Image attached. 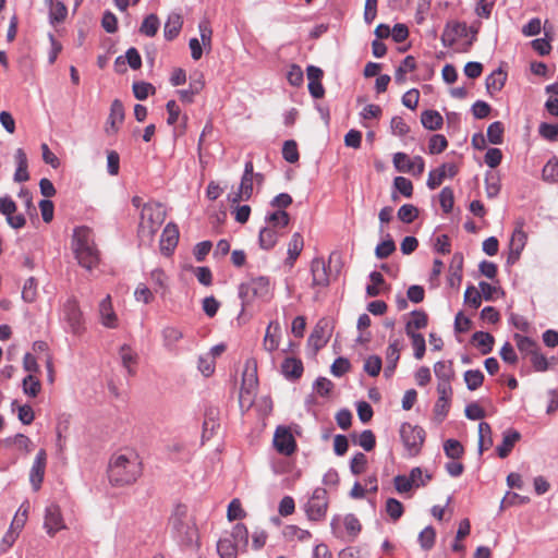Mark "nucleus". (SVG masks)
I'll return each instance as SVG.
<instances>
[{
	"label": "nucleus",
	"instance_id": "nucleus-2",
	"mask_svg": "<svg viewBox=\"0 0 558 558\" xmlns=\"http://www.w3.org/2000/svg\"><path fill=\"white\" fill-rule=\"evenodd\" d=\"M71 247L77 263L83 268L92 270L99 264V251L89 228L81 226L74 229Z\"/></svg>",
	"mask_w": 558,
	"mask_h": 558
},
{
	"label": "nucleus",
	"instance_id": "nucleus-59",
	"mask_svg": "<svg viewBox=\"0 0 558 558\" xmlns=\"http://www.w3.org/2000/svg\"><path fill=\"white\" fill-rule=\"evenodd\" d=\"M150 279L155 286V291L156 292H161V294H165L166 290H167V276L165 274L163 270L157 268V269H154L151 272H150Z\"/></svg>",
	"mask_w": 558,
	"mask_h": 558
},
{
	"label": "nucleus",
	"instance_id": "nucleus-31",
	"mask_svg": "<svg viewBox=\"0 0 558 558\" xmlns=\"http://www.w3.org/2000/svg\"><path fill=\"white\" fill-rule=\"evenodd\" d=\"M266 226L275 229H283L290 222V216L286 210H275L265 216Z\"/></svg>",
	"mask_w": 558,
	"mask_h": 558
},
{
	"label": "nucleus",
	"instance_id": "nucleus-11",
	"mask_svg": "<svg viewBox=\"0 0 558 558\" xmlns=\"http://www.w3.org/2000/svg\"><path fill=\"white\" fill-rule=\"evenodd\" d=\"M523 227H524V220L519 219L515 222V229H514V231L511 235L510 242H509L508 263H515L519 259V257L526 244L527 234L524 232Z\"/></svg>",
	"mask_w": 558,
	"mask_h": 558
},
{
	"label": "nucleus",
	"instance_id": "nucleus-53",
	"mask_svg": "<svg viewBox=\"0 0 558 558\" xmlns=\"http://www.w3.org/2000/svg\"><path fill=\"white\" fill-rule=\"evenodd\" d=\"M199 36L204 48L211 49L213 29L208 20H202L198 24Z\"/></svg>",
	"mask_w": 558,
	"mask_h": 558
},
{
	"label": "nucleus",
	"instance_id": "nucleus-15",
	"mask_svg": "<svg viewBox=\"0 0 558 558\" xmlns=\"http://www.w3.org/2000/svg\"><path fill=\"white\" fill-rule=\"evenodd\" d=\"M466 29L465 23H448L440 37L442 46L446 48L452 47L459 38L466 36Z\"/></svg>",
	"mask_w": 558,
	"mask_h": 558
},
{
	"label": "nucleus",
	"instance_id": "nucleus-61",
	"mask_svg": "<svg viewBox=\"0 0 558 558\" xmlns=\"http://www.w3.org/2000/svg\"><path fill=\"white\" fill-rule=\"evenodd\" d=\"M403 510V505L399 500L389 498L386 501V511L393 521H397L402 517Z\"/></svg>",
	"mask_w": 558,
	"mask_h": 558
},
{
	"label": "nucleus",
	"instance_id": "nucleus-25",
	"mask_svg": "<svg viewBox=\"0 0 558 558\" xmlns=\"http://www.w3.org/2000/svg\"><path fill=\"white\" fill-rule=\"evenodd\" d=\"M507 80V73L500 68L495 70L486 77V89L488 94L494 95L502 89Z\"/></svg>",
	"mask_w": 558,
	"mask_h": 558
},
{
	"label": "nucleus",
	"instance_id": "nucleus-56",
	"mask_svg": "<svg viewBox=\"0 0 558 558\" xmlns=\"http://www.w3.org/2000/svg\"><path fill=\"white\" fill-rule=\"evenodd\" d=\"M397 215L402 222L411 223L416 219L418 210L411 204H404L399 208Z\"/></svg>",
	"mask_w": 558,
	"mask_h": 558
},
{
	"label": "nucleus",
	"instance_id": "nucleus-28",
	"mask_svg": "<svg viewBox=\"0 0 558 558\" xmlns=\"http://www.w3.org/2000/svg\"><path fill=\"white\" fill-rule=\"evenodd\" d=\"M49 4V21L52 25L61 23L68 15V9L62 1L46 0Z\"/></svg>",
	"mask_w": 558,
	"mask_h": 558
},
{
	"label": "nucleus",
	"instance_id": "nucleus-19",
	"mask_svg": "<svg viewBox=\"0 0 558 558\" xmlns=\"http://www.w3.org/2000/svg\"><path fill=\"white\" fill-rule=\"evenodd\" d=\"M281 339V327L280 324L277 320H271L265 332V337L263 340V348L269 352L272 353L276 351L280 344Z\"/></svg>",
	"mask_w": 558,
	"mask_h": 558
},
{
	"label": "nucleus",
	"instance_id": "nucleus-43",
	"mask_svg": "<svg viewBox=\"0 0 558 558\" xmlns=\"http://www.w3.org/2000/svg\"><path fill=\"white\" fill-rule=\"evenodd\" d=\"M163 344L167 348H173L183 338V332L172 326L162 329Z\"/></svg>",
	"mask_w": 558,
	"mask_h": 558
},
{
	"label": "nucleus",
	"instance_id": "nucleus-51",
	"mask_svg": "<svg viewBox=\"0 0 558 558\" xmlns=\"http://www.w3.org/2000/svg\"><path fill=\"white\" fill-rule=\"evenodd\" d=\"M402 349V343L399 339H393L386 351V364H398L400 359V351Z\"/></svg>",
	"mask_w": 558,
	"mask_h": 558
},
{
	"label": "nucleus",
	"instance_id": "nucleus-35",
	"mask_svg": "<svg viewBox=\"0 0 558 558\" xmlns=\"http://www.w3.org/2000/svg\"><path fill=\"white\" fill-rule=\"evenodd\" d=\"M350 437L366 451H371L375 448L376 438L374 433L369 429L363 430L361 434L353 433Z\"/></svg>",
	"mask_w": 558,
	"mask_h": 558
},
{
	"label": "nucleus",
	"instance_id": "nucleus-48",
	"mask_svg": "<svg viewBox=\"0 0 558 558\" xmlns=\"http://www.w3.org/2000/svg\"><path fill=\"white\" fill-rule=\"evenodd\" d=\"M514 339L521 353L532 355L538 349L537 343L529 337L517 333Z\"/></svg>",
	"mask_w": 558,
	"mask_h": 558
},
{
	"label": "nucleus",
	"instance_id": "nucleus-3",
	"mask_svg": "<svg viewBox=\"0 0 558 558\" xmlns=\"http://www.w3.org/2000/svg\"><path fill=\"white\" fill-rule=\"evenodd\" d=\"M165 219L166 211L160 203L151 202L144 204L137 230L140 243L150 245Z\"/></svg>",
	"mask_w": 558,
	"mask_h": 558
},
{
	"label": "nucleus",
	"instance_id": "nucleus-13",
	"mask_svg": "<svg viewBox=\"0 0 558 558\" xmlns=\"http://www.w3.org/2000/svg\"><path fill=\"white\" fill-rule=\"evenodd\" d=\"M457 173L458 167L454 163H442L439 168L429 171L426 184L429 190H435L445 178H453Z\"/></svg>",
	"mask_w": 558,
	"mask_h": 558
},
{
	"label": "nucleus",
	"instance_id": "nucleus-41",
	"mask_svg": "<svg viewBox=\"0 0 558 558\" xmlns=\"http://www.w3.org/2000/svg\"><path fill=\"white\" fill-rule=\"evenodd\" d=\"M485 191L489 198L496 197L500 192V178L495 172H487L485 175Z\"/></svg>",
	"mask_w": 558,
	"mask_h": 558
},
{
	"label": "nucleus",
	"instance_id": "nucleus-8",
	"mask_svg": "<svg viewBox=\"0 0 558 558\" xmlns=\"http://www.w3.org/2000/svg\"><path fill=\"white\" fill-rule=\"evenodd\" d=\"M328 509L327 490L323 487L314 489L311 498L305 505V512L310 520L319 521L325 518Z\"/></svg>",
	"mask_w": 558,
	"mask_h": 558
},
{
	"label": "nucleus",
	"instance_id": "nucleus-50",
	"mask_svg": "<svg viewBox=\"0 0 558 558\" xmlns=\"http://www.w3.org/2000/svg\"><path fill=\"white\" fill-rule=\"evenodd\" d=\"M367 464V457L362 452H357L351 459L350 470L354 475H361L366 471Z\"/></svg>",
	"mask_w": 558,
	"mask_h": 558
},
{
	"label": "nucleus",
	"instance_id": "nucleus-58",
	"mask_svg": "<svg viewBox=\"0 0 558 558\" xmlns=\"http://www.w3.org/2000/svg\"><path fill=\"white\" fill-rule=\"evenodd\" d=\"M245 515H246V512L242 508L241 501L238 498L232 499L231 502L229 504L228 510H227L228 520L234 521V520L243 519V518H245Z\"/></svg>",
	"mask_w": 558,
	"mask_h": 558
},
{
	"label": "nucleus",
	"instance_id": "nucleus-63",
	"mask_svg": "<svg viewBox=\"0 0 558 558\" xmlns=\"http://www.w3.org/2000/svg\"><path fill=\"white\" fill-rule=\"evenodd\" d=\"M543 179L549 182H558V160L550 159L543 168Z\"/></svg>",
	"mask_w": 558,
	"mask_h": 558
},
{
	"label": "nucleus",
	"instance_id": "nucleus-17",
	"mask_svg": "<svg viewBox=\"0 0 558 558\" xmlns=\"http://www.w3.org/2000/svg\"><path fill=\"white\" fill-rule=\"evenodd\" d=\"M124 120V107L119 99L111 102L110 113L107 120L105 131L107 134H116Z\"/></svg>",
	"mask_w": 558,
	"mask_h": 558
},
{
	"label": "nucleus",
	"instance_id": "nucleus-5",
	"mask_svg": "<svg viewBox=\"0 0 558 558\" xmlns=\"http://www.w3.org/2000/svg\"><path fill=\"white\" fill-rule=\"evenodd\" d=\"M258 387L257 363L254 359L245 362L242 374V385L240 389L239 402L242 409L250 408L253 403V397Z\"/></svg>",
	"mask_w": 558,
	"mask_h": 558
},
{
	"label": "nucleus",
	"instance_id": "nucleus-64",
	"mask_svg": "<svg viewBox=\"0 0 558 558\" xmlns=\"http://www.w3.org/2000/svg\"><path fill=\"white\" fill-rule=\"evenodd\" d=\"M381 359L378 355H371L365 360L364 371L372 377L377 376L381 369Z\"/></svg>",
	"mask_w": 558,
	"mask_h": 558
},
{
	"label": "nucleus",
	"instance_id": "nucleus-39",
	"mask_svg": "<svg viewBox=\"0 0 558 558\" xmlns=\"http://www.w3.org/2000/svg\"><path fill=\"white\" fill-rule=\"evenodd\" d=\"M159 25L160 22L158 16L151 13L144 19L140 27V33L147 37H154L159 29Z\"/></svg>",
	"mask_w": 558,
	"mask_h": 558
},
{
	"label": "nucleus",
	"instance_id": "nucleus-7",
	"mask_svg": "<svg viewBox=\"0 0 558 558\" xmlns=\"http://www.w3.org/2000/svg\"><path fill=\"white\" fill-rule=\"evenodd\" d=\"M425 437V430L417 424L404 422L400 427V438L409 457L420 453Z\"/></svg>",
	"mask_w": 558,
	"mask_h": 558
},
{
	"label": "nucleus",
	"instance_id": "nucleus-4",
	"mask_svg": "<svg viewBox=\"0 0 558 558\" xmlns=\"http://www.w3.org/2000/svg\"><path fill=\"white\" fill-rule=\"evenodd\" d=\"M239 298L242 306L252 304L255 300L267 301L271 298V286L267 277L251 278L239 286Z\"/></svg>",
	"mask_w": 558,
	"mask_h": 558
},
{
	"label": "nucleus",
	"instance_id": "nucleus-44",
	"mask_svg": "<svg viewBox=\"0 0 558 558\" xmlns=\"http://www.w3.org/2000/svg\"><path fill=\"white\" fill-rule=\"evenodd\" d=\"M238 546L229 538L219 539L217 550L221 558H236Z\"/></svg>",
	"mask_w": 558,
	"mask_h": 558
},
{
	"label": "nucleus",
	"instance_id": "nucleus-38",
	"mask_svg": "<svg viewBox=\"0 0 558 558\" xmlns=\"http://www.w3.org/2000/svg\"><path fill=\"white\" fill-rule=\"evenodd\" d=\"M415 68H416V62H415L414 57L407 56L403 59V61L401 62V64L398 66V69L396 70V73H395V81H396V83H398V84L404 83L405 82V74L408 72L414 71Z\"/></svg>",
	"mask_w": 558,
	"mask_h": 558
},
{
	"label": "nucleus",
	"instance_id": "nucleus-34",
	"mask_svg": "<svg viewBox=\"0 0 558 558\" xmlns=\"http://www.w3.org/2000/svg\"><path fill=\"white\" fill-rule=\"evenodd\" d=\"M246 409L253 412L252 415L267 417L272 412V401L269 397H260L257 400L253 399L252 405Z\"/></svg>",
	"mask_w": 558,
	"mask_h": 558
},
{
	"label": "nucleus",
	"instance_id": "nucleus-20",
	"mask_svg": "<svg viewBox=\"0 0 558 558\" xmlns=\"http://www.w3.org/2000/svg\"><path fill=\"white\" fill-rule=\"evenodd\" d=\"M311 272L314 287H327L329 284V275L323 258L317 257L312 260Z\"/></svg>",
	"mask_w": 558,
	"mask_h": 558
},
{
	"label": "nucleus",
	"instance_id": "nucleus-32",
	"mask_svg": "<svg viewBox=\"0 0 558 558\" xmlns=\"http://www.w3.org/2000/svg\"><path fill=\"white\" fill-rule=\"evenodd\" d=\"M472 341L480 349L482 354H488L493 351L494 347V337L485 331H476L472 336Z\"/></svg>",
	"mask_w": 558,
	"mask_h": 558
},
{
	"label": "nucleus",
	"instance_id": "nucleus-47",
	"mask_svg": "<svg viewBox=\"0 0 558 558\" xmlns=\"http://www.w3.org/2000/svg\"><path fill=\"white\" fill-rule=\"evenodd\" d=\"M27 517H28V506L23 504L16 511V513L11 522L10 529L20 533L23 530V527L25 526Z\"/></svg>",
	"mask_w": 558,
	"mask_h": 558
},
{
	"label": "nucleus",
	"instance_id": "nucleus-46",
	"mask_svg": "<svg viewBox=\"0 0 558 558\" xmlns=\"http://www.w3.org/2000/svg\"><path fill=\"white\" fill-rule=\"evenodd\" d=\"M504 124L500 121H495L489 124L487 129L488 142L494 145L501 144L504 140Z\"/></svg>",
	"mask_w": 558,
	"mask_h": 558
},
{
	"label": "nucleus",
	"instance_id": "nucleus-12",
	"mask_svg": "<svg viewBox=\"0 0 558 558\" xmlns=\"http://www.w3.org/2000/svg\"><path fill=\"white\" fill-rule=\"evenodd\" d=\"M44 527L47 534L51 537L66 527L61 513V509L58 505H50L46 508Z\"/></svg>",
	"mask_w": 558,
	"mask_h": 558
},
{
	"label": "nucleus",
	"instance_id": "nucleus-62",
	"mask_svg": "<svg viewBox=\"0 0 558 558\" xmlns=\"http://www.w3.org/2000/svg\"><path fill=\"white\" fill-rule=\"evenodd\" d=\"M439 202L442 210L446 214L450 213L454 203L453 191L448 186L444 187L439 194Z\"/></svg>",
	"mask_w": 558,
	"mask_h": 558
},
{
	"label": "nucleus",
	"instance_id": "nucleus-37",
	"mask_svg": "<svg viewBox=\"0 0 558 558\" xmlns=\"http://www.w3.org/2000/svg\"><path fill=\"white\" fill-rule=\"evenodd\" d=\"M434 373L438 381H451L454 372L451 361H439L434 365Z\"/></svg>",
	"mask_w": 558,
	"mask_h": 558
},
{
	"label": "nucleus",
	"instance_id": "nucleus-55",
	"mask_svg": "<svg viewBox=\"0 0 558 558\" xmlns=\"http://www.w3.org/2000/svg\"><path fill=\"white\" fill-rule=\"evenodd\" d=\"M307 342L308 345L314 348L315 352L322 349L327 343V339H325L324 336V329L317 325L308 337Z\"/></svg>",
	"mask_w": 558,
	"mask_h": 558
},
{
	"label": "nucleus",
	"instance_id": "nucleus-36",
	"mask_svg": "<svg viewBox=\"0 0 558 558\" xmlns=\"http://www.w3.org/2000/svg\"><path fill=\"white\" fill-rule=\"evenodd\" d=\"M493 446L492 428L486 421H481L478 425V448L483 452Z\"/></svg>",
	"mask_w": 558,
	"mask_h": 558
},
{
	"label": "nucleus",
	"instance_id": "nucleus-54",
	"mask_svg": "<svg viewBox=\"0 0 558 558\" xmlns=\"http://www.w3.org/2000/svg\"><path fill=\"white\" fill-rule=\"evenodd\" d=\"M396 251L393 240L388 235V239L380 242L375 248V255L379 259L387 258Z\"/></svg>",
	"mask_w": 558,
	"mask_h": 558
},
{
	"label": "nucleus",
	"instance_id": "nucleus-21",
	"mask_svg": "<svg viewBox=\"0 0 558 558\" xmlns=\"http://www.w3.org/2000/svg\"><path fill=\"white\" fill-rule=\"evenodd\" d=\"M119 357L128 374L134 376L138 363V354L129 344H123L119 349Z\"/></svg>",
	"mask_w": 558,
	"mask_h": 558
},
{
	"label": "nucleus",
	"instance_id": "nucleus-1",
	"mask_svg": "<svg viewBox=\"0 0 558 558\" xmlns=\"http://www.w3.org/2000/svg\"><path fill=\"white\" fill-rule=\"evenodd\" d=\"M142 472V460L133 449L120 450L110 458L108 477L113 486L132 485L141 477Z\"/></svg>",
	"mask_w": 558,
	"mask_h": 558
},
{
	"label": "nucleus",
	"instance_id": "nucleus-14",
	"mask_svg": "<svg viewBox=\"0 0 558 558\" xmlns=\"http://www.w3.org/2000/svg\"><path fill=\"white\" fill-rule=\"evenodd\" d=\"M46 464V451L44 449H40L35 457L33 466L29 472V482L35 490H38L40 488L45 475Z\"/></svg>",
	"mask_w": 558,
	"mask_h": 558
},
{
	"label": "nucleus",
	"instance_id": "nucleus-9",
	"mask_svg": "<svg viewBox=\"0 0 558 558\" xmlns=\"http://www.w3.org/2000/svg\"><path fill=\"white\" fill-rule=\"evenodd\" d=\"M274 446L283 456H291L296 451V441L291 427L279 425L274 434Z\"/></svg>",
	"mask_w": 558,
	"mask_h": 558
},
{
	"label": "nucleus",
	"instance_id": "nucleus-40",
	"mask_svg": "<svg viewBox=\"0 0 558 558\" xmlns=\"http://www.w3.org/2000/svg\"><path fill=\"white\" fill-rule=\"evenodd\" d=\"M232 542L242 548H246L248 545V531L243 523H236L232 529Z\"/></svg>",
	"mask_w": 558,
	"mask_h": 558
},
{
	"label": "nucleus",
	"instance_id": "nucleus-10",
	"mask_svg": "<svg viewBox=\"0 0 558 558\" xmlns=\"http://www.w3.org/2000/svg\"><path fill=\"white\" fill-rule=\"evenodd\" d=\"M392 161L397 171L412 173L414 175L422 174L425 167L424 159L421 156H415L411 159L404 153H396Z\"/></svg>",
	"mask_w": 558,
	"mask_h": 558
},
{
	"label": "nucleus",
	"instance_id": "nucleus-42",
	"mask_svg": "<svg viewBox=\"0 0 558 558\" xmlns=\"http://www.w3.org/2000/svg\"><path fill=\"white\" fill-rule=\"evenodd\" d=\"M444 451L445 454L452 460H459L464 454V448L462 444L456 439H447L444 442Z\"/></svg>",
	"mask_w": 558,
	"mask_h": 558
},
{
	"label": "nucleus",
	"instance_id": "nucleus-24",
	"mask_svg": "<svg viewBox=\"0 0 558 558\" xmlns=\"http://www.w3.org/2000/svg\"><path fill=\"white\" fill-rule=\"evenodd\" d=\"M183 20L179 13H170L163 28V35L167 40H173L180 33Z\"/></svg>",
	"mask_w": 558,
	"mask_h": 558
},
{
	"label": "nucleus",
	"instance_id": "nucleus-23",
	"mask_svg": "<svg viewBox=\"0 0 558 558\" xmlns=\"http://www.w3.org/2000/svg\"><path fill=\"white\" fill-rule=\"evenodd\" d=\"M281 372L286 378L298 379L303 374V363L295 357H287L281 364Z\"/></svg>",
	"mask_w": 558,
	"mask_h": 558
},
{
	"label": "nucleus",
	"instance_id": "nucleus-18",
	"mask_svg": "<svg viewBox=\"0 0 558 558\" xmlns=\"http://www.w3.org/2000/svg\"><path fill=\"white\" fill-rule=\"evenodd\" d=\"M100 323L106 328L114 329L119 326V319L113 311L111 296L107 295L98 306Z\"/></svg>",
	"mask_w": 558,
	"mask_h": 558
},
{
	"label": "nucleus",
	"instance_id": "nucleus-22",
	"mask_svg": "<svg viewBox=\"0 0 558 558\" xmlns=\"http://www.w3.org/2000/svg\"><path fill=\"white\" fill-rule=\"evenodd\" d=\"M16 162V170L14 173V181L16 182H26L29 179L28 174V162L27 156L22 148H17L14 155Z\"/></svg>",
	"mask_w": 558,
	"mask_h": 558
},
{
	"label": "nucleus",
	"instance_id": "nucleus-33",
	"mask_svg": "<svg viewBox=\"0 0 558 558\" xmlns=\"http://www.w3.org/2000/svg\"><path fill=\"white\" fill-rule=\"evenodd\" d=\"M519 439L520 434L517 430L506 432L501 445L497 447L498 456L502 459L507 458Z\"/></svg>",
	"mask_w": 558,
	"mask_h": 558
},
{
	"label": "nucleus",
	"instance_id": "nucleus-29",
	"mask_svg": "<svg viewBox=\"0 0 558 558\" xmlns=\"http://www.w3.org/2000/svg\"><path fill=\"white\" fill-rule=\"evenodd\" d=\"M421 122L425 129L437 131L441 129L444 119L441 114L436 110H425L421 114Z\"/></svg>",
	"mask_w": 558,
	"mask_h": 558
},
{
	"label": "nucleus",
	"instance_id": "nucleus-52",
	"mask_svg": "<svg viewBox=\"0 0 558 558\" xmlns=\"http://www.w3.org/2000/svg\"><path fill=\"white\" fill-rule=\"evenodd\" d=\"M436 539V531L433 526H426L418 535V542L423 549L429 550Z\"/></svg>",
	"mask_w": 558,
	"mask_h": 558
},
{
	"label": "nucleus",
	"instance_id": "nucleus-16",
	"mask_svg": "<svg viewBox=\"0 0 558 558\" xmlns=\"http://www.w3.org/2000/svg\"><path fill=\"white\" fill-rule=\"evenodd\" d=\"M179 241V230L174 223H168L160 238V251L163 255L169 256L173 253Z\"/></svg>",
	"mask_w": 558,
	"mask_h": 558
},
{
	"label": "nucleus",
	"instance_id": "nucleus-45",
	"mask_svg": "<svg viewBox=\"0 0 558 558\" xmlns=\"http://www.w3.org/2000/svg\"><path fill=\"white\" fill-rule=\"evenodd\" d=\"M464 381L469 390H476L484 381V374L480 369H469L464 373Z\"/></svg>",
	"mask_w": 558,
	"mask_h": 558
},
{
	"label": "nucleus",
	"instance_id": "nucleus-49",
	"mask_svg": "<svg viewBox=\"0 0 558 558\" xmlns=\"http://www.w3.org/2000/svg\"><path fill=\"white\" fill-rule=\"evenodd\" d=\"M482 294L481 292L474 287V286H469L464 292V303L476 310L481 306L482 304Z\"/></svg>",
	"mask_w": 558,
	"mask_h": 558
},
{
	"label": "nucleus",
	"instance_id": "nucleus-30",
	"mask_svg": "<svg viewBox=\"0 0 558 558\" xmlns=\"http://www.w3.org/2000/svg\"><path fill=\"white\" fill-rule=\"evenodd\" d=\"M303 246H304V240H303V236L300 232H295L289 244H288V258H287V263L290 265V266H293L294 262L296 260V258L299 257V255L301 254L302 250H303Z\"/></svg>",
	"mask_w": 558,
	"mask_h": 558
},
{
	"label": "nucleus",
	"instance_id": "nucleus-60",
	"mask_svg": "<svg viewBox=\"0 0 558 558\" xmlns=\"http://www.w3.org/2000/svg\"><path fill=\"white\" fill-rule=\"evenodd\" d=\"M155 92V87L150 83L135 82L133 84V93L136 99L145 100L149 94Z\"/></svg>",
	"mask_w": 558,
	"mask_h": 558
},
{
	"label": "nucleus",
	"instance_id": "nucleus-6",
	"mask_svg": "<svg viewBox=\"0 0 558 558\" xmlns=\"http://www.w3.org/2000/svg\"><path fill=\"white\" fill-rule=\"evenodd\" d=\"M61 322L65 325L66 330L73 335H81L85 330L84 316L81 311L76 298H69L62 305L60 311Z\"/></svg>",
	"mask_w": 558,
	"mask_h": 558
},
{
	"label": "nucleus",
	"instance_id": "nucleus-57",
	"mask_svg": "<svg viewBox=\"0 0 558 558\" xmlns=\"http://www.w3.org/2000/svg\"><path fill=\"white\" fill-rule=\"evenodd\" d=\"M282 156L286 161L294 163L299 160L298 145L293 140L286 141L282 147Z\"/></svg>",
	"mask_w": 558,
	"mask_h": 558
},
{
	"label": "nucleus",
	"instance_id": "nucleus-26",
	"mask_svg": "<svg viewBox=\"0 0 558 558\" xmlns=\"http://www.w3.org/2000/svg\"><path fill=\"white\" fill-rule=\"evenodd\" d=\"M278 238H279V230L278 229L265 226L259 231V235H258L259 246L263 250H267L268 251V250L272 248L276 245V243L278 241Z\"/></svg>",
	"mask_w": 558,
	"mask_h": 558
},
{
	"label": "nucleus",
	"instance_id": "nucleus-27",
	"mask_svg": "<svg viewBox=\"0 0 558 558\" xmlns=\"http://www.w3.org/2000/svg\"><path fill=\"white\" fill-rule=\"evenodd\" d=\"M427 323L428 318L426 313L415 310L411 313V319L405 325V333H417L416 330L425 328Z\"/></svg>",
	"mask_w": 558,
	"mask_h": 558
}]
</instances>
